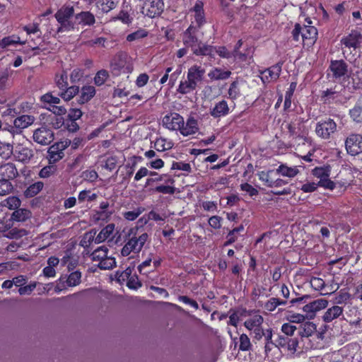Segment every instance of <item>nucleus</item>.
Wrapping results in <instances>:
<instances>
[{
    "label": "nucleus",
    "instance_id": "f257e3e1",
    "mask_svg": "<svg viewBox=\"0 0 362 362\" xmlns=\"http://www.w3.org/2000/svg\"><path fill=\"white\" fill-rule=\"evenodd\" d=\"M59 24L57 33L74 30L77 25L91 26L95 23V16L90 11H81L75 13L72 6L64 5L54 14Z\"/></svg>",
    "mask_w": 362,
    "mask_h": 362
},
{
    "label": "nucleus",
    "instance_id": "f03ea898",
    "mask_svg": "<svg viewBox=\"0 0 362 362\" xmlns=\"http://www.w3.org/2000/svg\"><path fill=\"white\" fill-rule=\"evenodd\" d=\"M182 40L185 47L191 48L194 55L214 57V47L202 43L199 37L197 27L190 25L182 34Z\"/></svg>",
    "mask_w": 362,
    "mask_h": 362
},
{
    "label": "nucleus",
    "instance_id": "7ed1b4c3",
    "mask_svg": "<svg viewBox=\"0 0 362 362\" xmlns=\"http://www.w3.org/2000/svg\"><path fill=\"white\" fill-rule=\"evenodd\" d=\"M136 232V228H131L129 230L125 240L126 243L121 250L122 256L127 257L130 255L131 252H140L148 240V235L146 233L137 235Z\"/></svg>",
    "mask_w": 362,
    "mask_h": 362
},
{
    "label": "nucleus",
    "instance_id": "20e7f679",
    "mask_svg": "<svg viewBox=\"0 0 362 362\" xmlns=\"http://www.w3.org/2000/svg\"><path fill=\"white\" fill-rule=\"evenodd\" d=\"M115 224L110 223L104 227L95 236L97 231L95 229L86 233L81 240L80 245L83 247H88L92 243L95 244L105 241L114 232Z\"/></svg>",
    "mask_w": 362,
    "mask_h": 362
},
{
    "label": "nucleus",
    "instance_id": "39448f33",
    "mask_svg": "<svg viewBox=\"0 0 362 362\" xmlns=\"http://www.w3.org/2000/svg\"><path fill=\"white\" fill-rule=\"evenodd\" d=\"M109 250L105 246H100L95 249L90 255L93 262H98V267L100 269H112L116 267L115 259L108 256Z\"/></svg>",
    "mask_w": 362,
    "mask_h": 362
},
{
    "label": "nucleus",
    "instance_id": "423d86ee",
    "mask_svg": "<svg viewBox=\"0 0 362 362\" xmlns=\"http://www.w3.org/2000/svg\"><path fill=\"white\" fill-rule=\"evenodd\" d=\"M164 10L163 0H145L141 8V13L149 18L160 16Z\"/></svg>",
    "mask_w": 362,
    "mask_h": 362
},
{
    "label": "nucleus",
    "instance_id": "0eeeda50",
    "mask_svg": "<svg viewBox=\"0 0 362 362\" xmlns=\"http://www.w3.org/2000/svg\"><path fill=\"white\" fill-rule=\"evenodd\" d=\"M337 130V124L332 119H327L317 123L315 132L323 139H328Z\"/></svg>",
    "mask_w": 362,
    "mask_h": 362
},
{
    "label": "nucleus",
    "instance_id": "6e6552de",
    "mask_svg": "<svg viewBox=\"0 0 362 362\" xmlns=\"http://www.w3.org/2000/svg\"><path fill=\"white\" fill-rule=\"evenodd\" d=\"M35 121V117L31 115H23L13 120V125L9 126L8 132L14 136L22 132L23 129L28 127Z\"/></svg>",
    "mask_w": 362,
    "mask_h": 362
},
{
    "label": "nucleus",
    "instance_id": "1a4fd4ad",
    "mask_svg": "<svg viewBox=\"0 0 362 362\" xmlns=\"http://www.w3.org/2000/svg\"><path fill=\"white\" fill-rule=\"evenodd\" d=\"M345 147L347 153L356 156L362 153V135L351 134L345 140Z\"/></svg>",
    "mask_w": 362,
    "mask_h": 362
},
{
    "label": "nucleus",
    "instance_id": "9d476101",
    "mask_svg": "<svg viewBox=\"0 0 362 362\" xmlns=\"http://www.w3.org/2000/svg\"><path fill=\"white\" fill-rule=\"evenodd\" d=\"M33 139L35 142L42 146H47L53 141L54 134L51 129L41 127L34 131Z\"/></svg>",
    "mask_w": 362,
    "mask_h": 362
},
{
    "label": "nucleus",
    "instance_id": "9b49d317",
    "mask_svg": "<svg viewBox=\"0 0 362 362\" xmlns=\"http://www.w3.org/2000/svg\"><path fill=\"white\" fill-rule=\"evenodd\" d=\"M69 142H57L48 148L47 158L49 163H55L64 158V151L69 146Z\"/></svg>",
    "mask_w": 362,
    "mask_h": 362
},
{
    "label": "nucleus",
    "instance_id": "f8f14e48",
    "mask_svg": "<svg viewBox=\"0 0 362 362\" xmlns=\"http://www.w3.org/2000/svg\"><path fill=\"white\" fill-rule=\"evenodd\" d=\"M163 125L169 130H180L184 124V119L176 112L166 115L162 119Z\"/></svg>",
    "mask_w": 362,
    "mask_h": 362
},
{
    "label": "nucleus",
    "instance_id": "ddd939ff",
    "mask_svg": "<svg viewBox=\"0 0 362 362\" xmlns=\"http://www.w3.org/2000/svg\"><path fill=\"white\" fill-rule=\"evenodd\" d=\"M329 70L335 80H339L347 75L348 64L342 59L332 60L330 62Z\"/></svg>",
    "mask_w": 362,
    "mask_h": 362
},
{
    "label": "nucleus",
    "instance_id": "4468645a",
    "mask_svg": "<svg viewBox=\"0 0 362 362\" xmlns=\"http://www.w3.org/2000/svg\"><path fill=\"white\" fill-rule=\"evenodd\" d=\"M328 305V301L325 299H317L313 300L303 307V310L308 315L310 318L315 316L316 312L325 308Z\"/></svg>",
    "mask_w": 362,
    "mask_h": 362
},
{
    "label": "nucleus",
    "instance_id": "2eb2a0df",
    "mask_svg": "<svg viewBox=\"0 0 362 362\" xmlns=\"http://www.w3.org/2000/svg\"><path fill=\"white\" fill-rule=\"evenodd\" d=\"M302 42L307 45H313L317 39V30L315 27L304 25L302 26Z\"/></svg>",
    "mask_w": 362,
    "mask_h": 362
},
{
    "label": "nucleus",
    "instance_id": "dca6fc26",
    "mask_svg": "<svg viewBox=\"0 0 362 362\" xmlns=\"http://www.w3.org/2000/svg\"><path fill=\"white\" fill-rule=\"evenodd\" d=\"M362 35L357 30H352L347 36L341 40L346 47L356 49L360 47Z\"/></svg>",
    "mask_w": 362,
    "mask_h": 362
},
{
    "label": "nucleus",
    "instance_id": "f3484780",
    "mask_svg": "<svg viewBox=\"0 0 362 362\" xmlns=\"http://www.w3.org/2000/svg\"><path fill=\"white\" fill-rule=\"evenodd\" d=\"M204 74L205 69L204 68L200 66L193 65L188 69L187 76L197 87L198 83L203 81Z\"/></svg>",
    "mask_w": 362,
    "mask_h": 362
},
{
    "label": "nucleus",
    "instance_id": "a211bd4d",
    "mask_svg": "<svg viewBox=\"0 0 362 362\" xmlns=\"http://www.w3.org/2000/svg\"><path fill=\"white\" fill-rule=\"evenodd\" d=\"M18 175L16 165L12 163H6L0 166V177L1 179L12 180Z\"/></svg>",
    "mask_w": 362,
    "mask_h": 362
},
{
    "label": "nucleus",
    "instance_id": "6ab92c4d",
    "mask_svg": "<svg viewBox=\"0 0 362 362\" xmlns=\"http://www.w3.org/2000/svg\"><path fill=\"white\" fill-rule=\"evenodd\" d=\"M281 64L278 63L262 72V80L264 83L276 81L280 76Z\"/></svg>",
    "mask_w": 362,
    "mask_h": 362
},
{
    "label": "nucleus",
    "instance_id": "aec40b11",
    "mask_svg": "<svg viewBox=\"0 0 362 362\" xmlns=\"http://www.w3.org/2000/svg\"><path fill=\"white\" fill-rule=\"evenodd\" d=\"M343 308L339 305H333L328 308L322 316V320L325 322H331L334 320L343 315Z\"/></svg>",
    "mask_w": 362,
    "mask_h": 362
},
{
    "label": "nucleus",
    "instance_id": "412c9836",
    "mask_svg": "<svg viewBox=\"0 0 362 362\" xmlns=\"http://www.w3.org/2000/svg\"><path fill=\"white\" fill-rule=\"evenodd\" d=\"M14 156L22 163H28L33 157V151L32 149L19 146L16 147Z\"/></svg>",
    "mask_w": 362,
    "mask_h": 362
},
{
    "label": "nucleus",
    "instance_id": "4be33fe9",
    "mask_svg": "<svg viewBox=\"0 0 362 362\" xmlns=\"http://www.w3.org/2000/svg\"><path fill=\"white\" fill-rule=\"evenodd\" d=\"M198 129L197 120L194 117H189L186 124L180 127V132L183 136H189L195 134Z\"/></svg>",
    "mask_w": 362,
    "mask_h": 362
},
{
    "label": "nucleus",
    "instance_id": "5701e85b",
    "mask_svg": "<svg viewBox=\"0 0 362 362\" xmlns=\"http://www.w3.org/2000/svg\"><path fill=\"white\" fill-rule=\"evenodd\" d=\"M228 112L229 107L227 102L226 100H221L211 109L210 114L212 117L217 118L228 115Z\"/></svg>",
    "mask_w": 362,
    "mask_h": 362
},
{
    "label": "nucleus",
    "instance_id": "b1692460",
    "mask_svg": "<svg viewBox=\"0 0 362 362\" xmlns=\"http://www.w3.org/2000/svg\"><path fill=\"white\" fill-rule=\"evenodd\" d=\"M203 3L197 1L193 7L194 12V19L197 24L198 29L200 28L205 23V16L203 8Z\"/></svg>",
    "mask_w": 362,
    "mask_h": 362
},
{
    "label": "nucleus",
    "instance_id": "393cba45",
    "mask_svg": "<svg viewBox=\"0 0 362 362\" xmlns=\"http://www.w3.org/2000/svg\"><path fill=\"white\" fill-rule=\"evenodd\" d=\"M95 95V88L93 86H85L82 87L80 96L78 99L79 104H85L90 100Z\"/></svg>",
    "mask_w": 362,
    "mask_h": 362
},
{
    "label": "nucleus",
    "instance_id": "a878e982",
    "mask_svg": "<svg viewBox=\"0 0 362 362\" xmlns=\"http://www.w3.org/2000/svg\"><path fill=\"white\" fill-rule=\"evenodd\" d=\"M317 331V327L313 322H305L300 325L299 335L301 338H308Z\"/></svg>",
    "mask_w": 362,
    "mask_h": 362
},
{
    "label": "nucleus",
    "instance_id": "bb28decb",
    "mask_svg": "<svg viewBox=\"0 0 362 362\" xmlns=\"http://www.w3.org/2000/svg\"><path fill=\"white\" fill-rule=\"evenodd\" d=\"M110 204L107 201L100 202L99 208L100 211L96 212L97 219L102 221L109 220L113 214V211L109 210Z\"/></svg>",
    "mask_w": 362,
    "mask_h": 362
},
{
    "label": "nucleus",
    "instance_id": "cd10ccee",
    "mask_svg": "<svg viewBox=\"0 0 362 362\" xmlns=\"http://www.w3.org/2000/svg\"><path fill=\"white\" fill-rule=\"evenodd\" d=\"M299 173V170L296 166L288 167L286 165L281 164L276 169V173L281 175L282 176L288 177H294Z\"/></svg>",
    "mask_w": 362,
    "mask_h": 362
},
{
    "label": "nucleus",
    "instance_id": "c85d7f7f",
    "mask_svg": "<svg viewBox=\"0 0 362 362\" xmlns=\"http://www.w3.org/2000/svg\"><path fill=\"white\" fill-rule=\"evenodd\" d=\"M231 75V71H225L220 68H215L209 71L208 76L211 80H226Z\"/></svg>",
    "mask_w": 362,
    "mask_h": 362
},
{
    "label": "nucleus",
    "instance_id": "c756f323",
    "mask_svg": "<svg viewBox=\"0 0 362 362\" xmlns=\"http://www.w3.org/2000/svg\"><path fill=\"white\" fill-rule=\"evenodd\" d=\"M118 4L117 0H99L96 5L103 13H108L115 8Z\"/></svg>",
    "mask_w": 362,
    "mask_h": 362
},
{
    "label": "nucleus",
    "instance_id": "7c9ffc66",
    "mask_svg": "<svg viewBox=\"0 0 362 362\" xmlns=\"http://www.w3.org/2000/svg\"><path fill=\"white\" fill-rule=\"evenodd\" d=\"M197 87L187 77L185 81H181L177 89V93L181 94H187L194 90Z\"/></svg>",
    "mask_w": 362,
    "mask_h": 362
},
{
    "label": "nucleus",
    "instance_id": "2f4dec72",
    "mask_svg": "<svg viewBox=\"0 0 362 362\" xmlns=\"http://www.w3.org/2000/svg\"><path fill=\"white\" fill-rule=\"evenodd\" d=\"M25 42L26 41H21L18 36L13 35L11 36L5 37L1 40H0V47L6 48L16 44L25 45Z\"/></svg>",
    "mask_w": 362,
    "mask_h": 362
},
{
    "label": "nucleus",
    "instance_id": "473e14b6",
    "mask_svg": "<svg viewBox=\"0 0 362 362\" xmlns=\"http://www.w3.org/2000/svg\"><path fill=\"white\" fill-rule=\"evenodd\" d=\"M351 117L356 122H362V96L358 100L355 107L350 110Z\"/></svg>",
    "mask_w": 362,
    "mask_h": 362
},
{
    "label": "nucleus",
    "instance_id": "72a5a7b5",
    "mask_svg": "<svg viewBox=\"0 0 362 362\" xmlns=\"http://www.w3.org/2000/svg\"><path fill=\"white\" fill-rule=\"evenodd\" d=\"M264 319L260 315H255L247 319L244 325L248 330H252L254 328L262 326Z\"/></svg>",
    "mask_w": 362,
    "mask_h": 362
},
{
    "label": "nucleus",
    "instance_id": "f704fd0d",
    "mask_svg": "<svg viewBox=\"0 0 362 362\" xmlns=\"http://www.w3.org/2000/svg\"><path fill=\"white\" fill-rule=\"evenodd\" d=\"M30 216L31 212L25 209H17L13 212L11 215L13 220L21 222L26 221Z\"/></svg>",
    "mask_w": 362,
    "mask_h": 362
},
{
    "label": "nucleus",
    "instance_id": "c9c22d12",
    "mask_svg": "<svg viewBox=\"0 0 362 362\" xmlns=\"http://www.w3.org/2000/svg\"><path fill=\"white\" fill-rule=\"evenodd\" d=\"M64 91L62 92L59 95L66 101L71 100L76 94L79 92V87L76 86H72L67 87Z\"/></svg>",
    "mask_w": 362,
    "mask_h": 362
},
{
    "label": "nucleus",
    "instance_id": "e433bc0d",
    "mask_svg": "<svg viewBox=\"0 0 362 362\" xmlns=\"http://www.w3.org/2000/svg\"><path fill=\"white\" fill-rule=\"evenodd\" d=\"M44 184L42 182H36L30 185L25 191L26 197H33L37 194L43 188Z\"/></svg>",
    "mask_w": 362,
    "mask_h": 362
},
{
    "label": "nucleus",
    "instance_id": "4c0bfd02",
    "mask_svg": "<svg viewBox=\"0 0 362 362\" xmlns=\"http://www.w3.org/2000/svg\"><path fill=\"white\" fill-rule=\"evenodd\" d=\"M274 170L261 171L258 173V176L259 180H262L265 184V185H267L269 187H271L274 180Z\"/></svg>",
    "mask_w": 362,
    "mask_h": 362
},
{
    "label": "nucleus",
    "instance_id": "58836bf2",
    "mask_svg": "<svg viewBox=\"0 0 362 362\" xmlns=\"http://www.w3.org/2000/svg\"><path fill=\"white\" fill-rule=\"evenodd\" d=\"M13 185L9 180L0 179V195L5 196L13 191Z\"/></svg>",
    "mask_w": 362,
    "mask_h": 362
},
{
    "label": "nucleus",
    "instance_id": "ea45409f",
    "mask_svg": "<svg viewBox=\"0 0 362 362\" xmlns=\"http://www.w3.org/2000/svg\"><path fill=\"white\" fill-rule=\"evenodd\" d=\"M330 174V168L327 167H317L313 170V175L320 178V180L329 177Z\"/></svg>",
    "mask_w": 362,
    "mask_h": 362
},
{
    "label": "nucleus",
    "instance_id": "a19ab883",
    "mask_svg": "<svg viewBox=\"0 0 362 362\" xmlns=\"http://www.w3.org/2000/svg\"><path fill=\"white\" fill-rule=\"evenodd\" d=\"M108 78V71L105 69H101L96 73L94 77V83L98 86H102L105 83Z\"/></svg>",
    "mask_w": 362,
    "mask_h": 362
},
{
    "label": "nucleus",
    "instance_id": "79ce46f5",
    "mask_svg": "<svg viewBox=\"0 0 362 362\" xmlns=\"http://www.w3.org/2000/svg\"><path fill=\"white\" fill-rule=\"evenodd\" d=\"M81 273L78 271L71 272L67 279L66 284L69 286H76L81 283Z\"/></svg>",
    "mask_w": 362,
    "mask_h": 362
},
{
    "label": "nucleus",
    "instance_id": "37998d69",
    "mask_svg": "<svg viewBox=\"0 0 362 362\" xmlns=\"http://www.w3.org/2000/svg\"><path fill=\"white\" fill-rule=\"evenodd\" d=\"M21 200L18 197L11 196L8 197L4 201V206L8 207L9 209H17L21 206Z\"/></svg>",
    "mask_w": 362,
    "mask_h": 362
},
{
    "label": "nucleus",
    "instance_id": "c03bdc74",
    "mask_svg": "<svg viewBox=\"0 0 362 362\" xmlns=\"http://www.w3.org/2000/svg\"><path fill=\"white\" fill-rule=\"evenodd\" d=\"M144 211V208L138 207L133 211H125L122 214L123 217L128 221H134L139 215Z\"/></svg>",
    "mask_w": 362,
    "mask_h": 362
},
{
    "label": "nucleus",
    "instance_id": "a18cd8bd",
    "mask_svg": "<svg viewBox=\"0 0 362 362\" xmlns=\"http://www.w3.org/2000/svg\"><path fill=\"white\" fill-rule=\"evenodd\" d=\"M265 339L264 349L265 352L270 351L272 349V346H275V342L272 341V330L271 329H265V335L264 336Z\"/></svg>",
    "mask_w": 362,
    "mask_h": 362
},
{
    "label": "nucleus",
    "instance_id": "49530a36",
    "mask_svg": "<svg viewBox=\"0 0 362 362\" xmlns=\"http://www.w3.org/2000/svg\"><path fill=\"white\" fill-rule=\"evenodd\" d=\"M13 153V145L9 143L0 142V156L8 158Z\"/></svg>",
    "mask_w": 362,
    "mask_h": 362
},
{
    "label": "nucleus",
    "instance_id": "de8ad7c7",
    "mask_svg": "<svg viewBox=\"0 0 362 362\" xmlns=\"http://www.w3.org/2000/svg\"><path fill=\"white\" fill-rule=\"evenodd\" d=\"M148 32L144 29H139L132 33L129 34L127 36V40L129 42H132L135 40H138L143 37L147 36Z\"/></svg>",
    "mask_w": 362,
    "mask_h": 362
},
{
    "label": "nucleus",
    "instance_id": "09e8293b",
    "mask_svg": "<svg viewBox=\"0 0 362 362\" xmlns=\"http://www.w3.org/2000/svg\"><path fill=\"white\" fill-rule=\"evenodd\" d=\"M57 171V167L53 165H47L42 168L40 173L39 176L42 178H47L54 175Z\"/></svg>",
    "mask_w": 362,
    "mask_h": 362
},
{
    "label": "nucleus",
    "instance_id": "8fccbe9b",
    "mask_svg": "<svg viewBox=\"0 0 362 362\" xmlns=\"http://www.w3.org/2000/svg\"><path fill=\"white\" fill-rule=\"evenodd\" d=\"M244 230V226L243 225H240V226L233 228L232 230H230L228 235V240L225 243V245H228L232 243H233L237 240V236H235V232H241Z\"/></svg>",
    "mask_w": 362,
    "mask_h": 362
},
{
    "label": "nucleus",
    "instance_id": "3c124183",
    "mask_svg": "<svg viewBox=\"0 0 362 362\" xmlns=\"http://www.w3.org/2000/svg\"><path fill=\"white\" fill-rule=\"evenodd\" d=\"M252 346L249 337L245 334L240 336L239 349L241 351H249Z\"/></svg>",
    "mask_w": 362,
    "mask_h": 362
},
{
    "label": "nucleus",
    "instance_id": "603ef678",
    "mask_svg": "<svg viewBox=\"0 0 362 362\" xmlns=\"http://www.w3.org/2000/svg\"><path fill=\"white\" fill-rule=\"evenodd\" d=\"M56 83L61 90H64L68 87L67 74L65 71H63L59 76H56Z\"/></svg>",
    "mask_w": 362,
    "mask_h": 362
},
{
    "label": "nucleus",
    "instance_id": "864d4df0",
    "mask_svg": "<svg viewBox=\"0 0 362 362\" xmlns=\"http://www.w3.org/2000/svg\"><path fill=\"white\" fill-rule=\"evenodd\" d=\"M97 198V194L95 193H93L90 194V190H83L81 191L78 197V199L79 202H83L86 199H88V201L91 202L95 200Z\"/></svg>",
    "mask_w": 362,
    "mask_h": 362
},
{
    "label": "nucleus",
    "instance_id": "5fc2aeb1",
    "mask_svg": "<svg viewBox=\"0 0 362 362\" xmlns=\"http://www.w3.org/2000/svg\"><path fill=\"white\" fill-rule=\"evenodd\" d=\"M228 95L230 99L235 100L240 95L238 81H233L228 89Z\"/></svg>",
    "mask_w": 362,
    "mask_h": 362
},
{
    "label": "nucleus",
    "instance_id": "6e6d98bb",
    "mask_svg": "<svg viewBox=\"0 0 362 362\" xmlns=\"http://www.w3.org/2000/svg\"><path fill=\"white\" fill-rule=\"evenodd\" d=\"M171 169L183 170L187 173H190L192 171L190 164L183 162H173Z\"/></svg>",
    "mask_w": 362,
    "mask_h": 362
},
{
    "label": "nucleus",
    "instance_id": "4d7b16f0",
    "mask_svg": "<svg viewBox=\"0 0 362 362\" xmlns=\"http://www.w3.org/2000/svg\"><path fill=\"white\" fill-rule=\"evenodd\" d=\"M37 284L36 282H31L30 284L21 286L18 289V293L20 295H30L33 291L36 288Z\"/></svg>",
    "mask_w": 362,
    "mask_h": 362
},
{
    "label": "nucleus",
    "instance_id": "13d9d810",
    "mask_svg": "<svg viewBox=\"0 0 362 362\" xmlns=\"http://www.w3.org/2000/svg\"><path fill=\"white\" fill-rule=\"evenodd\" d=\"M302 25L299 23H296L292 30V37L296 42H302Z\"/></svg>",
    "mask_w": 362,
    "mask_h": 362
},
{
    "label": "nucleus",
    "instance_id": "bf43d9fd",
    "mask_svg": "<svg viewBox=\"0 0 362 362\" xmlns=\"http://www.w3.org/2000/svg\"><path fill=\"white\" fill-rule=\"evenodd\" d=\"M82 177L85 180L93 182H95L98 177L97 172L94 170H86L83 172Z\"/></svg>",
    "mask_w": 362,
    "mask_h": 362
},
{
    "label": "nucleus",
    "instance_id": "052dcab7",
    "mask_svg": "<svg viewBox=\"0 0 362 362\" xmlns=\"http://www.w3.org/2000/svg\"><path fill=\"white\" fill-rule=\"evenodd\" d=\"M296 329V327L290 323H284L281 326L282 332L288 337L293 336Z\"/></svg>",
    "mask_w": 362,
    "mask_h": 362
},
{
    "label": "nucleus",
    "instance_id": "680f3d73",
    "mask_svg": "<svg viewBox=\"0 0 362 362\" xmlns=\"http://www.w3.org/2000/svg\"><path fill=\"white\" fill-rule=\"evenodd\" d=\"M311 286L317 291L322 290L325 286V281L321 278L313 277L310 280Z\"/></svg>",
    "mask_w": 362,
    "mask_h": 362
},
{
    "label": "nucleus",
    "instance_id": "e2e57ef3",
    "mask_svg": "<svg viewBox=\"0 0 362 362\" xmlns=\"http://www.w3.org/2000/svg\"><path fill=\"white\" fill-rule=\"evenodd\" d=\"M23 30H25L28 35L35 34L37 33H40L39 23H33L23 27Z\"/></svg>",
    "mask_w": 362,
    "mask_h": 362
},
{
    "label": "nucleus",
    "instance_id": "0e129e2a",
    "mask_svg": "<svg viewBox=\"0 0 362 362\" xmlns=\"http://www.w3.org/2000/svg\"><path fill=\"white\" fill-rule=\"evenodd\" d=\"M41 100L49 104H58L60 102V99L58 97L53 96L49 93L43 95L41 97Z\"/></svg>",
    "mask_w": 362,
    "mask_h": 362
},
{
    "label": "nucleus",
    "instance_id": "69168bd1",
    "mask_svg": "<svg viewBox=\"0 0 362 362\" xmlns=\"http://www.w3.org/2000/svg\"><path fill=\"white\" fill-rule=\"evenodd\" d=\"M155 190L163 194H173L175 192V188L170 185H160L157 186Z\"/></svg>",
    "mask_w": 362,
    "mask_h": 362
},
{
    "label": "nucleus",
    "instance_id": "338daca9",
    "mask_svg": "<svg viewBox=\"0 0 362 362\" xmlns=\"http://www.w3.org/2000/svg\"><path fill=\"white\" fill-rule=\"evenodd\" d=\"M63 142H69V146H71V148L73 149H76L78 147L83 146L85 141L83 138L76 137L72 141L66 140Z\"/></svg>",
    "mask_w": 362,
    "mask_h": 362
},
{
    "label": "nucleus",
    "instance_id": "774afa93",
    "mask_svg": "<svg viewBox=\"0 0 362 362\" xmlns=\"http://www.w3.org/2000/svg\"><path fill=\"white\" fill-rule=\"evenodd\" d=\"M298 346V340L297 338H289L288 341V344L286 346V349L291 353L294 354L297 351V347Z\"/></svg>",
    "mask_w": 362,
    "mask_h": 362
}]
</instances>
